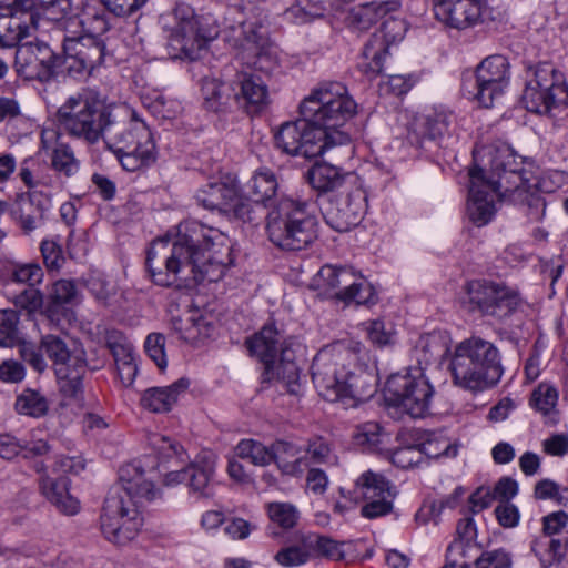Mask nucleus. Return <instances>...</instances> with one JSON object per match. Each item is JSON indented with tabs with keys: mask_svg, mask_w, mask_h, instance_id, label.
I'll return each instance as SVG.
<instances>
[{
	"mask_svg": "<svg viewBox=\"0 0 568 568\" xmlns=\"http://www.w3.org/2000/svg\"><path fill=\"white\" fill-rule=\"evenodd\" d=\"M356 103L339 82L315 89L300 104L301 119L284 122L275 133L278 149L290 155L313 159L349 138L341 128L356 113Z\"/></svg>",
	"mask_w": 568,
	"mask_h": 568,
	"instance_id": "1",
	"label": "nucleus"
},
{
	"mask_svg": "<svg viewBox=\"0 0 568 568\" xmlns=\"http://www.w3.org/2000/svg\"><path fill=\"white\" fill-rule=\"evenodd\" d=\"M483 164L469 170V196L467 212L477 225L487 224L494 213V199H508L526 203L529 216L539 220L545 213V201L535 192L523 175V160L507 144L483 149Z\"/></svg>",
	"mask_w": 568,
	"mask_h": 568,
	"instance_id": "2",
	"label": "nucleus"
},
{
	"mask_svg": "<svg viewBox=\"0 0 568 568\" xmlns=\"http://www.w3.org/2000/svg\"><path fill=\"white\" fill-rule=\"evenodd\" d=\"M277 180L270 170L256 172L246 183L245 193L255 203L270 205L266 215L268 240L285 251H302L318 237V222L308 204L291 197L274 200Z\"/></svg>",
	"mask_w": 568,
	"mask_h": 568,
	"instance_id": "3",
	"label": "nucleus"
},
{
	"mask_svg": "<svg viewBox=\"0 0 568 568\" xmlns=\"http://www.w3.org/2000/svg\"><path fill=\"white\" fill-rule=\"evenodd\" d=\"M159 496L160 490L146 477L139 460L121 466L119 487L109 491L100 516L104 537L115 545H125L133 540L143 524L140 507Z\"/></svg>",
	"mask_w": 568,
	"mask_h": 568,
	"instance_id": "4",
	"label": "nucleus"
},
{
	"mask_svg": "<svg viewBox=\"0 0 568 568\" xmlns=\"http://www.w3.org/2000/svg\"><path fill=\"white\" fill-rule=\"evenodd\" d=\"M215 232L195 220L181 222L173 241L159 239L153 241L146 255V268L156 285L173 286L189 281V267L199 256V243L206 237L204 233Z\"/></svg>",
	"mask_w": 568,
	"mask_h": 568,
	"instance_id": "5",
	"label": "nucleus"
},
{
	"mask_svg": "<svg viewBox=\"0 0 568 568\" xmlns=\"http://www.w3.org/2000/svg\"><path fill=\"white\" fill-rule=\"evenodd\" d=\"M103 140L129 172L142 170L155 162L152 134L145 122L128 104L112 105Z\"/></svg>",
	"mask_w": 568,
	"mask_h": 568,
	"instance_id": "6",
	"label": "nucleus"
},
{
	"mask_svg": "<svg viewBox=\"0 0 568 568\" xmlns=\"http://www.w3.org/2000/svg\"><path fill=\"white\" fill-rule=\"evenodd\" d=\"M250 352L262 363V383L268 387H288L298 381L296 353L302 345L294 336L282 339L273 324L264 325L247 341Z\"/></svg>",
	"mask_w": 568,
	"mask_h": 568,
	"instance_id": "7",
	"label": "nucleus"
},
{
	"mask_svg": "<svg viewBox=\"0 0 568 568\" xmlns=\"http://www.w3.org/2000/svg\"><path fill=\"white\" fill-rule=\"evenodd\" d=\"M166 47L172 59L196 60L206 44L214 40L220 28L210 14L197 16L194 9L178 2L162 17Z\"/></svg>",
	"mask_w": 568,
	"mask_h": 568,
	"instance_id": "8",
	"label": "nucleus"
},
{
	"mask_svg": "<svg viewBox=\"0 0 568 568\" xmlns=\"http://www.w3.org/2000/svg\"><path fill=\"white\" fill-rule=\"evenodd\" d=\"M450 371L455 385L469 390L495 387L503 375L498 349L480 337H470L456 346Z\"/></svg>",
	"mask_w": 568,
	"mask_h": 568,
	"instance_id": "9",
	"label": "nucleus"
},
{
	"mask_svg": "<svg viewBox=\"0 0 568 568\" xmlns=\"http://www.w3.org/2000/svg\"><path fill=\"white\" fill-rule=\"evenodd\" d=\"M41 351L53 361L60 390H80L84 386L82 381L87 371L82 351H70L61 337L52 334L42 336L39 347L32 343L20 345L22 359L37 372L47 367Z\"/></svg>",
	"mask_w": 568,
	"mask_h": 568,
	"instance_id": "10",
	"label": "nucleus"
},
{
	"mask_svg": "<svg viewBox=\"0 0 568 568\" xmlns=\"http://www.w3.org/2000/svg\"><path fill=\"white\" fill-rule=\"evenodd\" d=\"M224 41L242 50V59L256 71L270 74L277 68V52L253 23L247 24L237 7L230 8L222 30Z\"/></svg>",
	"mask_w": 568,
	"mask_h": 568,
	"instance_id": "11",
	"label": "nucleus"
},
{
	"mask_svg": "<svg viewBox=\"0 0 568 568\" xmlns=\"http://www.w3.org/2000/svg\"><path fill=\"white\" fill-rule=\"evenodd\" d=\"M111 108L94 93L83 92L70 97L59 108L58 121L70 135L93 144L104 136Z\"/></svg>",
	"mask_w": 568,
	"mask_h": 568,
	"instance_id": "12",
	"label": "nucleus"
},
{
	"mask_svg": "<svg viewBox=\"0 0 568 568\" xmlns=\"http://www.w3.org/2000/svg\"><path fill=\"white\" fill-rule=\"evenodd\" d=\"M521 102L527 111L550 115L551 111L568 105V85L564 74L549 62L527 67V79Z\"/></svg>",
	"mask_w": 568,
	"mask_h": 568,
	"instance_id": "13",
	"label": "nucleus"
},
{
	"mask_svg": "<svg viewBox=\"0 0 568 568\" xmlns=\"http://www.w3.org/2000/svg\"><path fill=\"white\" fill-rule=\"evenodd\" d=\"M63 71L71 75L91 74L105 58V43L91 33L78 37H65L62 43Z\"/></svg>",
	"mask_w": 568,
	"mask_h": 568,
	"instance_id": "14",
	"label": "nucleus"
},
{
	"mask_svg": "<svg viewBox=\"0 0 568 568\" xmlns=\"http://www.w3.org/2000/svg\"><path fill=\"white\" fill-rule=\"evenodd\" d=\"M17 72L28 80L47 82L63 72L62 57L41 41L19 44L16 51Z\"/></svg>",
	"mask_w": 568,
	"mask_h": 568,
	"instance_id": "15",
	"label": "nucleus"
},
{
	"mask_svg": "<svg viewBox=\"0 0 568 568\" xmlns=\"http://www.w3.org/2000/svg\"><path fill=\"white\" fill-rule=\"evenodd\" d=\"M468 297L483 315L505 318L520 305L519 294L500 283L474 281L468 284Z\"/></svg>",
	"mask_w": 568,
	"mask_h": 568,
	"instance_id": "16",
	"label": "nucleus"
},
{
	"mask_svg": "<svg viewBox=\"0 0 568 568\" xmlns=\"http://www.w3.org/2000/svg\"><path fill=\"white\" fill-rule=\"evenodd\" d=\"M355 487L366 500L361 508L364 518L376 519L393 511L396 491L384 475L367 470L356 479Z\"/></svg>",
	"mask_w": 568,
	"mask_h": 568,
	"instance_id": "17",
	"label": "nucleus"
},
{
	"mask_svg": "<svg viewBox=\"0 0 568 568\" xmlns=\"http://www.w3.org/2000/svg\"><path fill=\"white\" fill-rule=\"evenodd\" d=\"M366 210V195L359 187H354L345 195L329 199L322 207L327 225L337 232H347L359 224Z\"/></svg>",
	"mask_w": 568,
	"mask_h": 568,
	"instance_id": "18",
	"label": "nucleus"
},
{
	"mask_svg": "<svg viewBox=\"0 0 568 568\" xmlns=\"http://www.w3.org/2000/svg\"><path fill=\"white\" fill-rule=\"evenodd\" d=\"M352 352H355V348H351V343L346 341H337L322 347L311 367L315 387L325 390H346L336 377V366L343 364Z\"/></svg>",
	"mask_w": 568,
	"mask_h": 568,
	"instance_id": "19",
	"label": "nucleus"
},
{
	"mask_svg": "<svg viewBox=\"0 0 568 568\" xmlns=\"http://www.w3.org/2000/svg\"><path fill=\"white\" fill-rule=\"evenodd\" d=\"M403 30L402 21L388 19L383 22L381 34H373L364 47L362 61L358 64L364 74L374 78L383 71L384 60L388 54V43L402 39Z\"/></svg>",
	"mask_w": 568,
	"mask_h": 568,
	"instance_id": "20",
	"label": "nucleus"
},
{
	"mask_svg": "<svg viewBox=\"0 0 568 568\" xmlns=\"http://www.w3.org/2000/svg\"><path fill=\"white\" fill-rule=\"evenodd\" d=\"M483 0H433L436 19L446 27L465 30L483 21Z\"/></svg>",
	"mask_w": 568,
	"mask_h": 568,
	"instance_id": "21",
	"label": "nucleus"
},
{
	"mask_svg": "<svg viewBox=\"0 0 568 568\" xmlns=\"http://www.w3.org/2000/svg\"><path fill=\"white\" fill-rule=\"evenodd\" d=\"M50 206L48 194L40 191L26 192L17 195L10 214L22 233L29 235L44 223Z\"/></svg>",
	"mask_w": 568,
	"mask_h": 568,
	"instance_id": "22",
	"label": "nucleus"
},
{
	"mask_svg": "<svg viewBox=\"0 0 568 568\" xmlns=\"http://www.w3.org/2000/svg\"><path fill=\"white\" fill-rule=\"evenodd\" d=\"M32 468L39 477V489L42 496L57 509L65 515H75L79 511V501L69 493L70 479L65 476H51L43 462L36 460Z\"/></svg>",
	"mask_w": 568,
	"mask_h": 568,
	"instance_id": "23",
	"label": "nucleus"
},
{
	"mask_svg": "<svg viewBox=\"0 0 568 568\" xmlns=\"http://www.w3.org/2000/svg\"><path fill=\"white\" fill-rule=\"evenodd\" d=\"M210 230L216 234L204 233L205 237L211 239H205L199 243V256L195 258L194 265L189 267V281L193 280L196 284L205 281L217 282L224 276L226 271V264L210 254L211 248L223 244L224 235L216 229L210 227Z\"/></svg>",
	"mask_w": 568,
	"mask_h": 568,
	"instance_id": "24",
	"label": "nucleus"
},
{
	"mask_svg": "<svg viewBox=\"0 0 568 568\" xmlns=\"http://www.w3.org/2000/svg\"><path fill=\"white\" fill-rule=\"evenodd\" d=\"M233 98L250 114L261 112L270 103L267 84L256 74L243 73L235 81Z\"/></svg>",
	"mask_w": 568,
	"mask_h": 568,
	"instance_id": "25",
	"label": "nucleus"
},
{
	"mask_svg": "<svg viewBox=\"0 0 568 568\" xmlns=\"http://www.w3.org/2000/svg\"><path fill=\"white\" fill-rule=\"evenodd\" d=\"M388 415L399 419L404 415L422 418L428 410L429 398L434 393H383Z\"/></svg>",
	"mask_w": 568,
	"mask_h": 568,
	"instance_id": "26",
	"label": "nucleus"
},
{
	"mask_svg": "<svg viewBox=\"0 0 568 568\" xmlns=\"http://www.w3.org/2000/svg\"><path fill=\"white\" fill-rule=\"evenodd\" d=\"M186 485L190 490L201 498H210L214 495L213 478L215 465L212 460L196 458L189 466L184 467Z\"/></svg>",
	"mask_w": 568,
	"mask_h": 568,
	"instance_id": "27",
	"label": "nucleus"
},
{
	"mask_svg": "<svg viewBox=\"0 0 568 568\" xmlns=\"http://www.w3.org/2000/svg\"><path fill=\"white\" fill-rule=\"evenodd\" d=\"M463 77L469 83L481 82L483 84L499 83L507 85L509 80V62L505 55L494 54L484 59L475 71L465 72Z\"/></svg>",
	"mask_w": 568,
	"mask_h": 568,
	"instance_id": "28",
	"label": "nucleus"
},
{
	"mask_svg": "<svg viewBox=\"0 0 568 568\" xmlns=\"http://www.w3.org/2000/svg\"><path fill=\"white\" fill-rule=\"evenodd\" d=\"M398 9L397 1L371 2L353 7L347 14V22L357 30H367L388 13Z\"/></svg>",
	"mask_w": 568,
	"mask_h": 568,
	"instance_id": "29",
	"label": "nucleus"
},
{
	"mask_svg": "<svg viewBox=\"0 0 568 568\" xmlns=\"http://www.w3.org/2000/svg\"><path fill=\"white\" fill-rule=\"evenodd\" d=\"M236 195L234 184H227L221 181L209 182L195 193L197 203L204 209L224 213L230 210V201Z\"/></svg>",
	"mask_w": 568,
	"mask_h": 568,
	"instance_id": "30",
	"label": "nucleus"
},
{
	"mask_svg": "<svg viewBox=\"0 0 568 568\" xmlns=\"http://www.w3.org/2000/svg\"><path fill=\"white\" fill-rule=\"evenodd\" d=\"M355 273L347 267L324 265L314 278L318 290L336 298V292L344 290L354 280Z\"/></svg>",
	"mask_w": 568,
	"mask_h": 568,
	"instance_id": "31",
	"label": "nucleus"
},
{
	"mask_svg": "<svg viewBox=\"0 0 568 568\" xmlns=\"http://www.w3.org/2000/svg\"><path fill=\"white\" fill-rule=\"evenodd\" d=\"M27 13L2 14L0 17V45L16 47L29 36L30 27L22 20Z\"/></svg>",
	"mask_w": 568,
	"mask_h": 568,
	"instance_id": "32",
	"label": "nucleus"
},
{
	"mask_svg": "<svg viewBox=\"0 0 568 568\" xmlns=\"http://www.w3.org/2000/svg\"><path fill=\"white\" fill-rule=\"evenodd\" d=\"M432 390L433 386L425 377L422 367H410L404 374H392L386 382L385 390Z\"/></svg>",
	"mask_w": 568,
	"mask_h": 568,
	"instance_id": "33",
	"label": "nucleus"
},
{
	"mask_svg": "<svg viewBox=\"0 0 568 568\" xmlns=\"http://www.w3.org/2000/svg\"><path fill=\"white\" fill-rule=\"evenodd\" d=\"M232 91L235 89H232L230 84L216 79L205 80L202 84L205 108L213 112L223 110L232 99Z\"/></svg>",
	"mask_w": 568,
	"mask_h": 568,
	"instance_id": "34",
	"label": "nucleus"
},
{
	"mask_svg": "<svg viewBox=\"0 0 568 568\" xmlns=\"http://www.w3.org/2000/svg\"><path fill=\"white\" fill-rule=\"evenodd\" d=\"M310 182L314 189L331 192L341 186L343 175L337 166L328 163H317L310 171Z\"/></svg>",
	"mask_w": 568,
	"mask_h": 568,
	"instance_id": "35",
	"label": "nucleus"
},
{
	"mask_svg": "<svg viewBox=\"0 0 568 568\" xmlns=\"http://www.w3.org/2000/svg\"><path fill=\"white\" fill-rule=\"evenodd\" d=\"M505 88L506 85L499 83L483 84L481 82H473L470 84L469 80L463 77L464 92L484 108H491L495 100L503 95Z\"/></svg>",
	"mask_w": 568,
	"mask_h": 568,
	"instance_id": "36",
	"label": "nucleus"
},
{
	"mask_svg": "<svg viewBox=\"0 0 568 568\" xmlns=\"http://www.w3.org/2000/svg\"><path fill=\"white\" fill-rule=\"evenodd\" d=\"M235 455L250 460L254 466L264 467L272 464L271 446L252 438L241 439L235 446Z\"/></svg>",
	"mask_w": 568,
	"mask_h": 568,
	"instance_id": "37",
	"label": "nucleus"
},
{
	"mask_svg": "<svg viewBox=\"0 0 568 568\" xmlns=\"http://www.w3.org/2000/svg\"><path fill=\"white\" fill-rule=\"evenodd\" d=\"M49 298L54 307L75 305L80 302V292L74 281L59 280L53 283Z\"/></svg>",
	"mask_w": 568,
	"mask_h": 568,
	"instance_id": "38",
	"label": "nucleus"
},
{
	"mask_svg": "<svg viewBox=\"0 0 568 568\" xmlns=\"http://www.w3.org/2000/svg\"><path fill=\"white\" fill-rule=\"evenodd\" d=\"M374 290L365 281L357 282L356 276L344 290L336 292V298L345 303L368 304L374 301Z\"/></svg>",
	"mask_w": 568,
	"mask_h": 568,
	"instance_id": "39",
	"label": "nucleus"
},
{
	"mask_svg": "<svg viewBox=\"0 0 568 568\" xmlns=\"http://www.w3.org/2000/svg\"><path fill=\"white\" fill-rule=\"evenodd\" d=\"M105 344L114 357L115 365L134 361L133 346L120 331H106Z\"/></svg>",
	"mask_w": 568,
	"mask_h": 568,
	"instance_id": "40",
	"label": "nucleus"
},
{
	"mask_svg": "<svg viewBox=\"0 0 568 568\" xmlns=\"http://www.w3.org/2000/svg\"><path fill=\"white\" fill-rule=\"evenodd\" d=\"M148 442L159 458L166 460L178 457L183 462L182 456L185 454V450L178 440L159 433H152L149 435Z\"/></svg>",
	"mask_w": 568,
	"mask_h": 568,
	"instance_id": "41",
	"label": "nucleus"
},
{
	"mask_svg": "<svg viewBox=\"0 0 568 568\" xmlns=\"http://www.w3.org/2000/svg\"><path fill=\"white\" fill-rule=\"evenodd\" d=\"M18 322L16 311L0 310V346L12 347L20 343Z\"/></svg>",
	"mask_w": 568,
	"mask_h": 568,
	"instance_id": "42",
	"label": "nucleus"
},
{
	"mask_svg": "<svg viewBox=\"0 0 568 568\" xmlns=\"http://www.w3.org/2000/svg\"><path fill=\"white\" fill-rule=\"evenodd\" d=\"M52 168L65 176H72L79 170V162L73 151L67 144L59 143L54 146L51 156Z\"/></svg>",
	"mask_w": 568,
	"mask_h": 568,
	"instance_id": "43",
	"label": "nucleus"
},
{
	"mask_svg": "<svg viewBox=\"0 0 568 568\" xmlns=\"http://www.w3.org/2000/svg\"><path fill=\"white\" fill-rule=\"evenodd\" d=\"M19 414L40 417L48 412V400L40 393H22L16 400Z\"/></svg>",
	"mask_w": 568,
	"mask_h": 568,
	"instance_id": "44",
	"label": "nucleus"
},
{
	"mask_svg": "<svg viewBox=\"0 0 568 568\" xmlns=\"http://www.w3.org/2000/svg\"><path fill=\"white\" fill-rule=\"evenodd\" d=\"M178 402L176 393H143L141 406L151 413H168Z\"/></svg>",
	"mask_w": 568,
	"mask_h": 568,
	"instance_id": "45",
	"label": "nucleus"
},
{
	"mask_svg": "<svg viewBox=\"0 0 568 568\" xmlns=\"http://www.w3.org/2000/svg\"><path fill=\"white\" fill-rule=\"evenodd\" d=\"M271 520L284 529L293 528L298 518V511L288 503H271L267 506Z\"/></svg>",
	"mask_w": 568,
	"mask_h": 568,
	"instance_id": "46",
	"label": "nucleus"
},
{
	"mask_svg": "<svg viewBox=\"0 0 568 568\" xmlns=\"http://www.w3.org/2000/svg\"><path fill=\"white\" fill-rule=\"evenodd\" d=\"M10 280L18 284H27L28 287H36L43 280V271L34 263L18 265L13 268Z\"/></svg>",
	"mask_w": 568,
	"mask_h": 568,
	"instance_id": "47",
	"label": "nucleus"
},
{
	"mask_svg": "<svg viewBox=\"0 0 568 568\" xmlns=\"http://www.w3.org/2000/svg\"><path fill=\"white\" fill-rule=\"evenodd\" d=\"M144 349L161 371L166 367L165 337L162 334H149L144 342Z\"/></svg>",
	"mask_w": 568,
	"mask_h": 568,
	"instance_id": "48",
	"label": "nucleus"
},
{
	"mask_svg": "<svg viewBox=\"0 0 568 568\" xmlns=\"http://www.w3.org/2000/svg\"><path fill=\"white\" fill-rule=\"evenodd\" d=\"M475 568H510L511 556L505 549L484 551L474 562Z\"/></svg>",
	"mask_w": 568,
	"mask_h": 568,
	"instance_id": "49",
	"label": "nucleus"
},
{
	"mask_svg": "<svg viewBox=\"0 0 568 568\" xmlns=\"http://www.w3.org/2000/svg\"><path fill=\"white\" fill-rule=\"evenodd\" d=\"M43 14L53 21H59L67 17L72 8L71 0H34Z\"/></svg>",
	"mask_w": 568,
	"mask_h": 568,
	"instance_id": "50",
	"label": "nucleus"
},
{
	"mask_svg": "<svg viewBox=\"0 0 568 568\" xmlns=\"http://www.w3.org/2000/svg\"><path fill=\"white\" fill-rule=\"evenodd\" d=\"M104 8L115 17L124 18L140 10L148 0H100Z\"/></svg>",
	"mask_w": 568,
	"mask_h": 568,
	"instance_id": "51",
	"label": "nucleus"
},
{
	"mask_svg": "<svg viewBox=\"0 0 568 568\" xmlns=\"http://www.w3.org/2000/svg\"><path fill=\"white\" fill-rule=\"evenodd\" d=\"M274 559L282 567H294L306 564L307 555L300 545H295L278 550Z\"/></svg>",
	"mask_w": 568,
	"mask_h": 568,
	"instance_id": "52",
	"label": "nucleus"
},
{
	"mask_svg": "<svg viewBox=\"0 0 568 568\" xmlns=\"http://www.w3.org/2000/svg\"><path fill=\"white\" fill-rule=\"evenodd\" d=\"M84 466L81 457L59 456L52 465L51 474L57 477H68L69 474H79Z\"/></svg>",
	"mask_w": 568,
	"mask_h": 568,
	"instance_id": "53",
	"label": "nucleus"
},
{
	"mask_svg": "<svg viewBox=\"0 0 568 568\" xmlns=\"http://www.w3.org/2000/svg\"><path fill=\"white\" fill-rule=\"evenodd\" d=\"M498 524L504 528H515L519 524L520 513L516 505L507 501L499 503L495 510Z\"/></svg>",
	"mask_w": 568,
	"mask_h": 568,
	"instance_id": "54",
	"label": "nucleus"
},
{
	"mask_svg": "<svg viewBox=\"0 0 568 568\" xmlns=\"http://www.w3.org/2000/svg\"><path fill=\"white\" fill-rule=\"evenodd\" d=\"M230 210H225L223 214L237 219L244 223H250L255 220L253 204L250 201L240 197L237 193L235 197L230 201Z\"/></svg>",
	"mask_w": 568,
	"mask_h": 568,
	"instance_id": "55",
	"label": "nucleus"
},
{
	"mask_svg": "<svg viewBox=\"0 0 568 568\" xmlns=\"http://www.w3.org/2000/svg\"><path fill=\"white\" fill-rule=\"evenodd\" d=\"M300 453L301 449L290 442L276 440L271 445L272 463H275L277 468L281 467V463L288 462V458L296 457Z\"/></svg>",
	"mask_w": 568,
	"mask_h": 568,
	"instance_id": "56",
	"label": "nucleus"
},
{
	"mask_svg": "<svg viewBox=\"0 0 568 568\" xmlns=\"http://www.w3.org/2000/svg\"><path fill=\"white\" fill-rule=\"evenodd\" d=\"M467 548L463 542L453 541L446 550V562L442 568H471L466 560Z\"/></svg>",
	"mask_w": 568,
	"mask_h": 568,
	"instance_id": "57",
	"label": "nucleus"
},
{
	"mask_svg": "<svg viewBox=\"0 0 568 568\" xmlns=\"http://www.w3.org/2000/svg\"><path fill=\"white\" fill-rule=\"evenodd\" d=\"M42 302V294L36 287H27L13 297L16 306L28 310L29 312L39 310Z\"/></svg>",
	"mask_w": 568,
	"mask_h": 568,
	"instance_id": "58",
	"label": "nucleus"
},
{
	"mask_svg": "<svg viewBox=\"0 0 568 568\" xmlns=\"http://www.w3.org/2000/svg\"><path fill=\"white\" fill-rule=\"evenodd\" d=\"M495 500L491 488L480 486L468 498L469 509L475 515L491 506Z\"/></svg>",
	"mask_w": 568,
	"mask_h": 568,
	"instance_id": "59",
	"label": "nucleus"
},
{
	"mask_svg": "<svg viewBox=\"0 0 568 568\" xmlns=\"http://www.w3.org/2000/svg\"><path fill=\"white\" fill-rule=\"evenodd\" d=\"M558 402V393H531L529 404L542 415H548L555 410Z\"/></svg>",
	"mask_w": 568,
	"mask_h": 568,
	"instance_id": "60",
	"label": "nucleus"
},
{
	"mask_svg": "<svg viewBox=\"0 0 568 568\" xmlns=\"http://www.w3.org/2000/svg\"><path fill=\"white\" fill-rule=\"evenodd\" d=\"M342 546L343 542H338L328 536L322 535L317 557H323L336 561L343 560L345 558V552L342 549Z\"/></svg>",
	"mask_w": 568,
	"mask_h": 568,
	"instance_id": "61",
	"label": "nucleus"
},
{
	"mask_svg": "<svg viewBox=\"0 0 568 568\" xmlns=\"http://www.w3.org/2000/svg\"><path fill=\"white\" fill-rule=\"evenodd\" d=\"M41 252L47 267L58 270L61 267L63 257L61 247L53 241H43Z\"/></svg>",
	"mask_w": 568,
	"mask_h": 568,
	"instance_id": "62",
	"label": "nucleus"
},
{
	"mask_svg": "<svg viewBox=\"0 0 568 568\" xmlns=\"http://www.w3.org/2000/svg\"><path fill=\"white\" fill-rule=\"evenodd\" d=\"M491 490L494 493L495 499H498L499 503H510V499L514 498L518 493V484L511 477H503L496 483Z\"/></svg>",
	"mask_w": 568,
	"mask_h": 568,
	"instance_id": "63",
	"label": "nucleus"
},
{
	"mask_svg": "<svg viewBox=\"0 0 568 568\" xmlns=\"http://www.w3.org/2000/svg\"><path fill=\"white\" fill-rule=\"evenodd\" d=\"M544 452L551 456H565L568 453V435L554 434L542 442Z\"/></svg>",
	"mask_w": 568,
	"mask_h": 568,
	"instance_id": "64",
	"label": "nucleus"
}]
</instances>
